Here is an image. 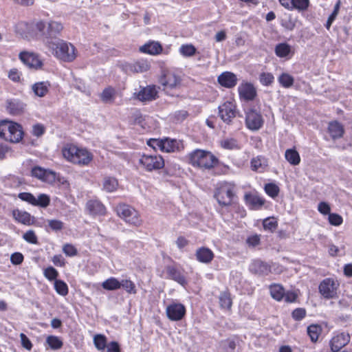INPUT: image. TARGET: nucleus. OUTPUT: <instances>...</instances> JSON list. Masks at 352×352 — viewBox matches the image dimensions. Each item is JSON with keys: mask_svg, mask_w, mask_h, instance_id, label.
<instances>
[{"mask_svg": "<svg viewBox=\"0 0 352 352\" xmlns=\"http://www.w3.org/2000/svg\"><path fill=\"white\" fill-rule=\"evenodd\" d=\"M102 287L106 290H116L120 288V284L117 278L111 277L102 283Z\"/></svg>", "mask_w": 352, "mask_h": 352, "instance_id": "nucleus-39", "label": "nucleus"}, {"mask_svg": "<svg viewBox=\"0 0 352 352\" xmlns=\"http://www.w3.org/2000/svg\"><path fill=\"white\" fill-rule=\"evenodd\" d=\"M260 236L258 234H254L249 236L247 239L246 242L249 246L255 247L260 243Z\"/></svg>", "mask_w": 352, "mask_h": 352, "instance_id": "nucleus-64", "label": "nucleus"}, {"mask_svg": "<svg viewBox=\"0 0 352 352\" xmlns=\"http://www.w3.org/2000/svg\"><path fill=\"white\" fill-rule=\"evenodd\" d=\"M218 109L219 116L227 124H230L237 114L236 104L230 101L223 102L219 106Z\"/></svg>", "mask_w": 352, "mask_h": 352, "instance_id": "nucleus-9", "label": "nucleus"}, {"mask_svg": "<svg viewBox=\"0 0 352 352\" xmlns=\"http://www.w3.org/2000/svg\"><path fill=\"white\" fill-rule=\"evenodd\" d=\"M189 163L194 167L210 170L219 164V160L210 151L195 149L189 154Z\"/></svg>", "mask_w": 352, "mask_h": 352, "instance_id": "nucleus-3", "label": "nucleus"}, {"mask_svg": "<svg viewBox=\"0 0 352 352\" xmlns=\"http://www.w3.org/2000/svg\"><path fill=\"white\" fill-rule=\"evenodd\" d=\"M263 226L265 230L274 232L277 228L278 223L273 217L267 218L263 220Z\"/></svg>", "mask_w": 352, "mask_h": 352, "instance_id": "nucleus-50", "label": "nucleus"}, {"mask_svg": "<svg viewBox=\"0 0 352 352\" xmlns=\"http://www.w3.org/2000/svg\"><path fill=\"white\" fill-rule=\"evenodd\" d=\"M157 93L156 86L148 85L138 93L137 98L142 102L152 101L157 98Z\"/></svg>", "mask_w": 352, "mask_h": 352, "instance_id": "nucleus-16", "label": "nucleus"}, {"mask_svg": "<svg viewBox=\"0 0 352 352\" xmlns=\"http://www.w3.org/2000/svg\"><path fill=\"white\" fill-rule=\"evenodd\" d=\"M339 283L333 278L324 279L319 285L318 289L320 294L327 299L338 298V289Z\"/></svg>", "mask_w": 352, "mask_h": 352, "instance_id": "nucleus-6", "label": "nucleus"}, {"mask_svg": "<svg viewBox=\"0 0 352 352\" xmlns=\"http://www.w3.org/2000/svg\"><path fill=\"white\" fill-rule=\"evenodd\" d=\"M259 81L264 86H270L274 81V76L270 72H262L259 75Z\"/></svg>", "mask_w": 352, "mask_h": 352, "instance_id": "nucleus-47", "label": "nucleus"}, {"mask_svg": "<svg viewBox=\"0 0 352 352\" xmlns=\"http://www.w3.org/2000/svg\"><path fill=\"white\" fill-rule=\"evenodd\" d=\"M183 148V142L181 140L170 138L162 139V151L175 152L181 151Z\"/></svg>", "mask_w": 352, "mask_h": 352, "instance_id": "nucleus-20", "label": "nucleus"}, {"mask_svg": "<svg viewBox=\"0 0 352 352\" xmlns=\"http://www.w3.org/2000/svg\"><path fill=\"white\" fill-rule=\"evenodd\" d=\"M197 260L202 263L208 264L214 258V253L212 251L206 247H201L197 250L195 253Z\"/></svg>", "mask_w": 352, "mask_h": 352, "instance_id": "nucleus-24", "label": "nucleus"}, {"mask_svg": "<svg viewBox=\"0 0 352 352\" xmlns=\"http://www.w3.org/2000/svg\"><path fill=\"white\" fill-rule=\"evenodd\" d=\"M278 81L283 87L288 89L293 86L294 78L289 74L284 72L278 77Z\"/></svg>", "mask_w": 352, "mask_h": 352, "instance_id": "nucleus-34", "label": "nucleus"}, {"mask_svg": "<svg viewBox=\"0 0 352 352\" xmlns=\"http://www.w3.org/2000/svg\"><path fill=\"white\" fill-rule=\"evenodd\" d=\"M62 153L67 161L80 166H87L93 160V155L89 151L74 144H67Z\"/></svg>", "mask_w": 352, "mask_h": 352, "instance_id": "nucleus-2", "label": "nucleus"}, {"mask_svg": "<svg viewBox=\"0 0 352 352\" xmlns=\"http://www.w3.org/2000/svg\"><path fill=\"white\" fill-rule=\"evenodd\" d=\"M328 220L329 223L334 226H340L343 222L342 217L336 213H330L329 214Z\"/></svg>", "mask_w": 352, "mask_h": 352, "instance_id": "nucleus-52", "label": "nucleus"}, {"mask_svg": "<svg viewBox=\"0 0 352 352\" xmlns=\"http://www.w3.org/2000/svg\"><path fill=\"white\" fill-rule=\"evenodd\" d=\"M32 175L43 182L52 184L56 180V173L44 169L40 166H35L32 169Z\"/></svg>", "mask_w": 352, "mask_h": 352, "instance_id": "nucleus-13", "label": "nucleus"}, {"mask_svg": "<svg viewBox=\"0 0 352 352\" xmlns=\"http://www.w3.org/2000/svg\"><path fill=\"white\" fill-rule=\"evenodd\" d=\"M50 83L47 81L38 82L32 85V90L38 97H44L49 91Z\"/></svg>", "mask_w": 352, "mask_h": 352, "instance_id": "nucleus-29", "label": "nucleus"}, {"mask_svg": "<svg viewBox=\"0 0 352 352\" xmlns=\"http://www.w3.org/2000/svg\"><path fill=\"white\" fill-rule=\"evenodd\" d=\"M350 341L349 333H341L334 336L330 341L331 349L333 352L339 351L343 346Z\"/></svg>", "mask_w": 352, "mask_h": 352, "instance_id": "nucleus-17", "label": "nucleus"}, {"mask_svg": "<svg viewBox=\"0 0 352 352\" xmlns=\"http://www.w3.org/2000/svg\"><path fill=\"white\" fill-rule=\"evenodd\" d=\"M63 29V25L55 21L39 20L34 24V30L42 38L45 45L52 54L65 62H72L76 57L75 47L70 43L57 39Z\"/></svg>", "mask_w": 352, "mask_h": 352, "instance_id": "nucleus-1", "label": "nucleus"}, {"mask_svg": "<svg viewBox=\"0 0 352 352\" xmlns=\"http://www.w3.org/2000/svg\"><path fill=\"white\" fill-rule=\"evenodd\" d=\"M48 226L53 230V231H60L64 227V223L60 220L57 219H51L48 220Z\"/></svg>", "mask_w": 352, "mask_h": 352, "instance_id": "nucleus-54", "label": "nucleus"}, {"mask_svg": "<svg viewBox=\"0 0 352 352\" xmlns=\"http://www.w3.org/2000/svg\"><path fill=\"white\" fill-rule=\"evenodd\" d=\"M251 169L258 173L263 172L268 166L267 160L263 156H257L251 160Z\"/></svg>", "mask_w": 352, "mask_h": 352, "instance_id": "nucleus-28", "label": "nucleus"}, {"mask_svg": "<svg viewBox=\"0 0 352 352\" xmlns=\"http://www.w3.org/2000/svg\"><path fill=\"white\" fill-rule=\"evenodd\" d=\"M309 0H290L289 7L287 8L288 10L296 9L299 11H304L309 7Z\"/></svg>", "mask_w": 352, "mask_h": 352, "instance_id": "nucleus-35", "label": "nucleus"}, {"mask_svg": "<svg viewBox=\"0 0 352 352\" xmlns=\"http://www.w3.org/2000/svg\"><path fill=\"white\" fill-rule=\"evenodd\" d=\"M166 312L168 318L172 321L182 320L186 314V308L181 303H172L167 306Z\"/></svg>", "mask_w": 352, "mask_h": 352, "instance_id": "nucleus-12", "label": "nucleus"}, {"mask_svg": "<svg viewBox=\"0 0 352 352\" xmlns=\"http://www.w3.org/2000/svg\"><path fill=\"white\" fill-rule=\"evenodd\" d=\"M19 58L30 68L38 69L42 66L38 56L33 52H22L19 54Z\"/></svg>", "mask_w": 352, "mask_h": 352, "instance_id": "nucleus-14", "label": "nucleus"}, {"mask_svg": "<svg viewBox=\"0 0 352 352\" xmlns=\"http://www.w3.org/2000/svg\"><path fill=\"white\" fill-rule=\"evenodd\" d=\"M160 82L163 86L173 89L180 83V78L173 72H167L161 78Z\"/></svg>", "mask_w": 352, "mask_h": 352, "instance_id": "nucleus-23", "label": "nucleus"}, {"mask_svg": "<svg viewBox=\"0 0 352 352\" xmlns=\"http://www.w3.org/2000/svg\"><path fill=\"white\" fill-rule=\"evenodd\" d=\"M105 352H120L119 344L116 341H112L107 344Z\"/></svg>", "mask_w": 352, "mask_h": 352, "instance_id": "nucleus-63", "label": "nucleus"}, {"mask_svg": "<svg viewBox=\"0 0 352 352\" xmlns=\"http://www.w3.org/2000/svg\"><path fill=\"white\" fill-rule=\"evenodd\" d=\"M233 197V187L227 183L221 186L214 194L219 204L223 206L231 205Z\"/></svg>", "mask_w": 352, "mask_h": 352, "instance_id": "nucleus-8", "label": "nucleus"}, {"mask_svg": "<svg viewBox=\"0 0 352 352\" xmlns=\"http://www.w3.org/2000/svg\"><path fill=\"white\" fill-rule=\"evenodd\" d=\"M219 304L222 309H230L232 307V299L230 294L228 292H223L219 295Z\"/></svg>", "mask_w": 352, "mask_h": 352, "instance_id": "nucleus-37", "label": "nucleus"}, {"mask_svg": "<svg viewBox=\"0 0 352 352\" xmlns=\"http://www.w3.org/2000/svg\"><path fill=\"white\" fill-rule=\"evenodd\" d=\"M120 287H122L129 294H135L136 289L135 284L130 280H122L120 282Z\"/></svg>", "mask_w": 352, "mask_h": 352, "instance_id": "nucleus-51", "label": "nucleus"}, {"mask_svg": "<svg viewBox=\"0 0 352 352\" xmlns=\"http://www.w3.org/2000/svg\"><path fill=\"white\" fill-rule=\"evenodd\" d=\"M86 207L92 215H103L106 212L104 206L98 200H89L87 201Z\"/></svg>", "mask_w": 352, "mask_h": 352, "instance_id": "nucleus-26", "label": "nucleus"}, {"mask_svg": "<svg viewBox=\"0 0 352 352\" xmlns=\"http://www.w3.org/2000/svg\"><path fill=\"white\" fill-rule=\"evenodd\" d=\"M150 68V64L146 60L141 59L132 63L126 65L125 69L126 72L142 73L146 72Z\"/></svg>", "mask_w": 352, "mask_h": 352, "instance_id": "nucleus-21", "label": "nucleus"}, {"mask_svg": "<svg viewBox=\"0 0 352 352\" xmlns=\"http://www.w3.org/2000/svg\"><path fill=\"white\" fill-rule=\"evenodd\" d=\"M118 182L113 177H105L102 182V189L107 192H112L117 190Z\"/></svg>", "mask_w": 352, "mask_h": 352, "instance_id": "nucleus-31", "label": "nucleus"}, {"mask_svg": "<svg viewBox=\"0 0 352 352\" xmlns=\"http://www.w3.org/2000/svg\"><path fill=\"white\" fill-rule=\"evenodd\" d=\"M21 345L25 349L30 351L32 348V344L30 339L23 333L20 334Z\"/></svg>", "mask_w": 352, "mask_h": 352, "instance_id": "nucleus-62", "label": "nucleus"}, {"mask_svg": "<svg viewBox=\"0 0 352 352\" xmlns=\"http://www.w3.org/2000/svg\"><path fill=\"white\" fill-rule=\"evenodd\" d=\"M270 292L271 296L277 301L281 300L285 295V289L279 284L271 285L270 286Z\"/></svg>", "mask_w": 352, "mask_h": 352, "instance_id": "nucleus-33", "label": "nucleus"}, {"mask_svg": "<svg viewBox=\"0 0 352 352\" xmlns=\"http://www.w3.org/2000/svg\"><path fill=\"white\" fill-rule=\"evenodd\" d=\"M322 331L321 327L318 324H311L307 327V333L312 342H316Z\"/></svg>", "mask_w": 352, "mask_h": 352, "instance_id": "nucleus-41", "label": "nucleus"}, {"mask_svg": "<svg viewBox=\"0 0 352 352\" xmlns=\"http://www.w3.org/2000/svg\"><path fill=\"white\" fill-rule=\"evenodd\" d=\"M23 239L32 244H37L38 239L33 230H28L23 234Z\"/></svg>", "mask_w": 352, "mask_h": 352, "instance_id": "nucleus-58", "label": "nucleus"}, {"mask_svg": "<svg viewBox=\"0 0 352 352\" xmlns=\"http://www.w3.org/2000/svg\"><path fill=\"white\" fill-rule=\"evenodd\" d=\"M218 82L226 88H232L237 84L236 76L230 72H224L217 78Z\"/></svg>", "mask_w": 352, "mask_h": 352, "instance_id": "nucleus-19", "label": "nucleus"}, {"mask_svg": "<svg viewBox=\"0 0 352 352\" xmlns=\"http://www.w3.org/2000/svg\"><path fill=\"white\" fill-rule=\"evenodd\" d=\"M328 132L333 140L341 138L344 133L343 126L338 121L329 122Z\"/></svg>", "mask_w": 352, "mask_h": 352, "instance_id": "nucleus-27", "label": "nucleus"}, {"mask_svg": "<svg viewBox=\"0 0 352 352\" xmlns=\"http://www.w3.org/2000/svg\"><path fill=\"white\" fill-rule=\"evenodd\" d=\"M117 214L126 223L139 226L142 223V219L139 213L133 208L125 204H119L115 208Z\"/></svg>", "mask_w": 352, "mask_h": 352, "instance_id": "nucleus-5", "label": "nucleus"}, {"mask_svg": "<svg viewBox=\"0 0 352 352\" xmlns=\"http://www.w3.org/2000/svg\"><path fill=\"white\" fill-rule=\"evenodd\" d=\"M63 252L68 256H74L78 254L77 249L69 243H66L63 245Z\"/></svg>", "mask_w": 352, "mask_h": 352, "instance_id": "nucleus-55", "label": "nucleus"}, {"mask_svg": "<svg viewBox=\"0 0 352 352\" xmlns=\"http://www.w3.org/2000/svg\"><path fill=\"white\" fill-rule=\"evenodd\" d=\"M264 120L260 112L254 109L245 111V125L251 131H258L263 125Z\"/></svg>", "mask_w": 352, "mask_h": 352, "instance_id": "nucleus-10", "label": "nucleus"}, {"mask_svg": "<svg viewBox=\"0 0 352 352\" xmlns=\"http://www.w3.org/2000/svg\"><path fill=\"white\" fill-rule=\"evenodd\" d=\"M265 192L272 198L277 197L279 193L278 186L273 183H269L265 184Z\"/></svg>", "mask_w": 352, "mask_h": 352, "instance_id": "nucleus-49", "label": "nucleus"}, {"mask_svg": "<svg viewBox=\"0 0 352 352\" xmlns=\"http://www.w3.org/2000/svg\"><path fill=\"white\" fill-rule=\"evenodd\" d=\"M22 126L15 122L3 120L0 121V138L12 143H18L23 138Z\"/></svg>", "mask_w": 352, "mask_h": 352, "instance_id": "nucleus-4", "label": "nucleus"}, {"mask_svg": "<svg viewBox=\"0 0 352 352\" xmlns=\"http://www.w3.org/2000/svg\"><path fill=\"white\" fill-rule=\"evenodd\" d=\"M318 210L324 215L329 214L331 212V207L329 204L325 201H321L318 204Z\"/></svg>", "mask_w": 352, "mask_h": 352, "instance_id": "nucleus-59", "label": "nucleus"}, {"mask_svg": "<svg viewBox=\"0 0 352 352\" xmlns=\"http://www.w3.org/2000/svg\"><path fill=\"white\" fill-rule=\"evenodd\" d=\"M250 270L252 272L261 276L267 275L271 271L270 266L261 260L254 261L250 266Z\"/></svg>", "mask_w": 352, "mask_h": 352, "instance_id": "nucleus-22", "label": "nucleus"}, {"mask_svg": "<svg viewBox=\"0 0 352 352\" xmlns=\"http://www.w3.org/2000/svg\"><path fill=\"white\" fill-rule=\"evenodd\" d=\"M220 145L225 149L232 150L239 148L237 140L232 138L222 140L220 142Z\"/></svg>", "mask_w": 352, "mask_h": 352, "instance_id": "nucleus-45", "label": "nucleus"}, {"mask_svg": "<svg viewBox=\"0 0 352 352\" xmlns=\"http://www.w3.org/2000/svg\"><path fill=\"white\" fill-rule=\"evenodd\" d=\"M162 50V46L157 41H149L140 47L141 52L151 55H158Z\"/></svg>", "mask_w": 352, "mask_h": 352, "instance_id": "nucleus-25", "label": "nucleus"}, {"mask_svg": "<svg viewBox=\"0 0 352 352\" xmlns=\"http://www.w3.org/2000/svg\"><path fill=\"white\" fill-rule=\"evenodd\" d=\"M54 289L59 295L63 296H65L68 294V287L67 284L61 280H55Z\"/></svg>", "mask_w": 352, "mask_h": 352, "instance_id": "nucleus-46", "label": "nucleus"}, {"mask_svg": "<svg viewBox=\"0 0 352 352\" xmlns=\"http://www.w3.org/2000/svg\"><path fill=\"white\" fill-rule=\"evenodd\" d=\"M139 163L147 171L159 170L164 166V160L160 155H143Z\"/></svg>", "mask_w": 352, "mask_h": 352, "instance_id": "nucleus-7", "label": "nucleus"}, {"mask_svg": "<svg viewBox=\"0 0 352 352\" xmlns=\"http://www.w3.org/2000/svg\"><path fill=\"white\" fill-rule=\"evenodd\" d=\"M24 259L23 255L20 252H14L10 256V261L13 265H20Z\"/></svg>", "mask_w": 352, "mask_h": 352, "instance_id": "nucleus-61", "label": "nucleus"}, {"mask_svg": "<svg viewBox=\"0 0 352 352\" xmlns=\"http://www.w3.org/2000/svg\"><path fill=\"white\" fill-rule=\"evenodd\" d=\"M26 104L19 98H10L6 101V109L12 116H20L26 109Z\"/></svg>", "mask_w": 352, "mask_h": 352, "instance_id": "nucleus-11", "label": "nucleus"}, {"mask_svg": "<svg viewBox=\"0 0 352 352\" xmlns=\"http://www.w3.org/2000/svg\"><path fill=\"white\" fill-rule=\"evenodd\" d=\"M12 217L16 221L25 225H30L32 222L30 214L19 209L12 210Z\"/></svg>", "mask_w": 352, "mask_h": 352, "instance_id": "nucleus-30", "label": "nucleus"}, {"mask_svg": "<svg viewBox=\"0 0 352 352\" xmlns=\"http://www.w3.org/2000/svg\"><path fill=\"white\" fill-rule=\"evenodd\" d=\"M179 51L183 56L190 57L195 54L197 49L192 44H185L180 47Z\"/></svg>", "mask_w": 352, "mask_h": 352, "instance_id": "nucleus-43", "label": "nucleus"}, {"mask_svg": "<svg viewBox=\"0 0 352 352\" xmlns=\"http://www.w3.org/2000/svg\"><path fill=\"white\" fill-rule=\"evenodd\" d=\"M44 276L50 280H56L58 276V272L53 267H48L44 270Z\"/></svg>", "mask_w": 352, "mask_h": 352, "instance_id": "nucleus-53", "label": "nucleus"}, {"mask_svg": "<svg viewBox=\"0 0 352 352\" xmlns=\"http://www.w3.org/2000/svg\"><path fill=\"white\" fill-rule=\"evenodd\" d=\"M115 95V89L111 87L105 88L101 95V100L106 103L111 102L113 100Z\"/></svg>", "mask_w": 352, "mask_h": 352, "instance_id": "nucleus-44", "label": "nucleus"}, {"mask_svg": "<svg viewBox=\"0 0 352 352\" xmlns=\"http://www.w3.org/2000/svg\"><path fill=\"white\" fill-rule=\"evenodd\" d=\"M241 99L245 101L253 100L256 96V90L250 82H243L238 87Z\"/></svg>", "mask_w": 352, "mask_h": 352, "instance_id": "nucleus-15", "label": "nucleus"}, {"mask_svg": "<svg viewBox=\"0 0 352 352\" xmlns=\"http://www.w3.org/2000/svg\"><path fill=\"white\" fill-rule=\"evenodd\" d=\"M167 278L175 280L179 285L185 286L187 284L186 279L181 270L174 265H167L165 268Z\"/></svg>", "mask_w": 352, "mask_h": 352, "instance_id": "nucleus-18", "label": "nucleus"}, {"mask_svg": "<svg viewBox=\"0 0 352 352\" xmlns=\"http://www.w3.org/2000/svg\"><path fill=\"white\" fill-rule=\"evenodd\" d=\"M245 199L252 208H259L264 204V200L256 195H246Z\"/></svg>", "mask_w": 352, "mask_h": 352, "instance_id": "nucleus-40", "label": "nucleus"}, {"mask_svg": "<svg viewBox=\"0 0 352 352\" xmlns=\"http://www.w3.org/2000/svg\"><path fill=\"white\" fill-rule=\"evenodd\" d=\"M18 197L23 201H26L34 206L35 201V197L30 192H20Z\"/></svg>", "mask_w": 352, "mask_h": 352, "instance_id": "nucleus-56", "label": "nucleus"}, {"mask_svg": "<svg viewBox=\"0 0 352 352\" xmlns=\"http://www.w3.org/2000/svg\"><path fill=\"white\" fill-rule=\"evenodd\" d=\"M274 51L278 57L285 58L290 53L291 47L286 43H278L276 45Z\"/></svg>", "mask_w": 352, "mask_h": 352, "instance_id": "nucleus-36", "label": "nucleus"}, {"mask_svg": "<svg viewBox=\"0 0 352 352\" xmlns=\"http://www.w3.org/2000/svg\"><path fill=\"white\" fill-rule=\"evenodd\" d=\"M50 198L46 194H40L38 198L35 197L34 206L46 208L50 205Z\"/></svg>", "mask_w": 352, "mask_h": 352, "instance_id": "nucleus-48", "label": "nucleus"}, {"mask_svg": "<svg viewBox=\"0 0 352 352\" xmlns=\"http://www.w3.org/2000/svg\"><path fill=\"white\" fill-rule=\"evenodd\" d=\"M292 318L297 321L302 320L306 316V310L304 308H296L292 314Z\"/></svg>", "mask_w": 352, "mask_h": 352, "instance_id": "nucleus-57", "label": "nucleus"}, {"mask_svg": "<svg viewBox=\"0 0 352 352\" xmlns=\"http://www.w3.org/2000/svg\"><path fill=\"white\" fill-rule=\"evenodd\" d=\"M46 342L53 350L60 349L63 344L62 340L55 336H49L46 339Z\"/></svg>", "mask_w": 352, "mask_h": 352, "instance_id": "nucleus-42", "label": "nucleus"}, {"mask_svg": "<svg viewBox=\"0 0 352 352\" xmlns=\"http://www.w3.org/2000/svg\"><path fill=\"white\" fill-rule=\"evenodd\" d=\"M45 131V126L42 124H36L32 126V135L38 138L43 135Z\"/></svg>", "mask_w": 352, "mask_h": 352, "instance_id": "nucleus-60", "label": "nucleus"}, {"mask_svg": "<svg viewBox=\"0 0 352 352\" xmlns=\"http://www.w3.org/2000/svg\"><path fill=\"white\" fill-rule=\"evenodd\" d=\"M285 157L293 166L299 164L300 162V155L294 148L287 149L285 153Z\"/></svg>", "mask_w": 352, "mask_h": 352, "instance_id": "nucleus-32", "label": "nucleus"}, {"mask_svg": "<svg viewBox=\"0 0 352 352\" xmlns=\"http://www.w3.org/2000/svg\"><path fill=\"white\" fill-rule=\"evenodd\" d=\"M96 348L100 352H105L107 345V338L104 335L98 334L94 338Z\"/></svg>", "mask_w": 352, "mask_h": 352, "instance_id": "nucleus-38", "label": "nucleus"}]
</instances>
